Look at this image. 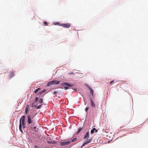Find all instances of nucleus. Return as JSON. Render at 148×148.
Returning <instances> with one entry per match:
<instances>
[{"instance_id": "19", "label": "nucleus", "mask_w": 148, "mask_h": 148, "mask_svg": "<svg viewBox=\"0 0 148 148\" xmlns=\"http://www.w3.org/2000/svg\"><path fill=\"white\" fill-rule=\"evenodd\" d=\"M55 25L60 26H62V24L60 23H56L55 24Z\"/></svg>"}, {"instance_id": "16", "label": "nucleus", "mask_w": 148, "mask_h": 148, "mask_svg": "<svg viewBox=\"0 0 148 148\" xmlns=\"http://www.w3.org/2000/svg\"><path fill=\"white\" fill-rule=\"evenodd\" d=\"M35 102H36L35 101H34V102H33L32 103L31 106V107L33 108V107H36V106L34 105Z\"/></svg>"}, {"instance_id": "6", "label": "nucleus", "mask_w": 148, "mask_h": 148, "mask_svg": "<svg viewBox=\"0 0 148 148\" xmlns=\"http://www.w3.org/2000/svg\"><path fill=\"white\" fill-rule=\"evenodd\" d=\"M62 26L64 28H69L71 26V25L70 23L62 24Z\"/></svg>"}, {"instance_id": "3", "label": "nucleus", "mask_w": 148, "mask_h": 148, "mask_svg": "<svg viewBox=\"0 0 148 148\" xmlns=\"http://www.w3.org/2000/svg\"><path fill=\"white\" fill-rule=\"evenodd\" d=\"M33 117H31V116L29 115L28 116L27 122L29 124H32L33 123V121L32 119Z\"/></svg>"}, {"instance_id": "7", "label": "nucleus", "mask_w": 148, "mask_h": 148, "mask_svg": "<svg viewBox=\"0 0 148 148\" xmlns=\"http://www.w3.org/2000/svg\"><path fill=\"white\" fill-rule=\"evenodd\" d=\"M54 96L60 98L62 95V93H54Z\"/></svg>"}, {"instance_id": "31", "label": "nucleus", "mask_w": 148, "mask_h": 148, "mask_svg": "<svg viewBox=\"0 0 148 148\" xmlns=\"http://www.w3.org/2000/svg\"><path fill=\"white\" fill-rule=\"evenodd\" d=\"M36 127H34L33 129H36Z\"/></svg>"}, {"instance_id": "9", "label": "nucleus", "mask_w": 148, "mask_h": 148, "mask_svg": "<svg viewBox=\"0 0 148 148\" xmlns=\"http://www.w3.org/2000/svg\"><path fill=\"white\" fill-rule=\"evenodd\" d=\"M53 84L55 85H58L60 84V82L59 81L54 80L52 81Z\"/></svg>"}, {"instance_id": "15", "label": "nucleus", "mask_w": 148, "mask_h": 148, "mask_svg": "<svg viewBox=\"0 0 148 148\" xmlns=\"http://www.w3.org/2000/svg\"><path fill=\"white\" fill-rule=\"evenodd\" d=\"M82 129V127H79L78 129V131L77 132V134H78Z\"/></svg>"}, {"instance_id": "11", "label": "nucleus", "mask_w": 148, "mask_h": 148, "mask_svg": "<svg viewBox=\"0 0 148 148\" xmlns=\"http://www.w3.org/2000/svg\"><path fill=\"white\" fill-rule=\"evenodd\" d=\"M89 132H87L86 134H85V136L84 138V139L87 138V139L89 137Z\"/></svg>"}, {"instance_id": "8", "label": "nucleus", "mask_w": 148, "mask_h": 148, "mask_svg": "<svg viewBox=\"0 0 148 148\" xmlns=\"http://www.w3.org/2000/svg\"><path fill=\"white\" fill-rule=\"evenodd\" d=\"M29 105H27L25 110V112L26 114H28L29 113Z\"/></svg>"}, {"instance_id": "27", "label": "nucleus", "mask_w": 148, "mask_h": 148, "mask_svg": "<svg viewBox=\"0 0 148 148\" xmlns=\"http://www.w3.org/2000/svg\"><path fill=\"white\" fill-rule=\"evenodd\" d=\"M64 89L65 90H67V89H68V87H66V86L64 87Z\"/></svg>"}, {"instance_id": "32", "label": "nucleus", "mask_w": 148, "mask_h": 148, "mask_svg": "<svg viewBox=\"0 0 148 148\" xmlns=\"http://www.w3.org/2000/svg\"><path fill=\"white\" fill-rule=\"evenodd\" d=\"M91 95L92 96H93V93H91Z\"/></svg>"}, {"instance_id": "29", "label": "nucleus", "mask_w": 148, "mask_h": 148, "mask_svg": "<svg viewBox=\"0 0 148 148\" xmlns=\"http://www.w3.org/2000/svg\"><path fill=\"white\" fill-rule=\"evenodd\" d=\"M46 91V90H42L41 92H42V93H43V92H45Z\"/></svg>"}, {"instance_id": "22", "label": "nucleus", "mask_w": 148, "mask_h": 148, "mask_svg": "<svg viewBox=\"0 0 148 148\" xmlns=\"http://www.w3.org/2000/svg\"><path fill=\"white\" fill-rule=\"evenodd\" d=\"M77 140V138H73L72 140H71V142H74V141H76Z\"/></svg>"}, {"instance_id": "26", "label": "nucleus", "mask_w": 148, "mask_h": 148, "mask_svg": "<svg viewBox=\"0 0 148 148\" xmlns=\"http://www.w3.org/2000/svg\"><path fill=\"white\" fill-rule=\"evenodd\" d=\"M44 24H45L46 25H48V23H47V22H44Z\"/></svg>"}, {"instance_id": "21", "label": "nucleus", "mask_w": 148, "mask_h": 148, "mask_svg": "<svg viewBox=\"0 0 148 148\" xmlns=\"http://www.w3.org/2000/svg\"><path fill=\"white\" fill-rule=\"evenodd\" d=\"M41 88H38L37 89L34 91V92H37L39 90H40Z\"/></svg>"}, {"instance_id": "12", "label": "nucleus", "mask_w": 148, "mask_h": 148, "mask_svg": "<svg viewBox=\"0 0 148 148\" xmlns=\"http://www.w3.org/2000/svg\"><path fill=\"white\" fill-rule=\"evenodd\" d=\"M94 131H95V132H97V130L95 128H93L91 130L90 133L92 134H93L94 133Z\"/></svg>"}, {"instance_id": "4", "label": "nucleus", "mask_w": 148, "mask_h": 148, "mask_svg": "<svg viewBox=\"0 0 148 148\" xmlns=\"http://www.w3.org/2000/svg\"><path fill=\"white\" fill-rule=\"evenodd\" d=\"M71 141H64L60 143V144L61 146H66L69 144L71 143Z\"/></svg>"}, {"instance_id": "17", "label": "nucleus", "mask_w": 148, "mask_h": 148, "mask_svg": "<svg viewBox=\"0 0 148 148\" xmlns=\"http://www.w3.org/2000/svg\"><path fill=\"white\" fill-rule=\"evenodd\" d=\"M52 84H53V82H52V81H51L47 83V86H49Z\"/></svg>"}, {"instance_id": "28", "label": "nucleus", "mask_w": 148, "mask_h": 148, "mask_svg": "<svg viewBox=\"0 0 148 148\" xmlns=\"http://www.w3.org/2000/svg\"><path fill=\"white\" fill-rule=\"evenodd\" d=\"M114 82V80H113L110 82V84H111Z\"/></svg>"}, {"instance_id": "2", "label": "nucleus", "mask_w": 148, "mask_h": 148, "mask_svg": "<svg viewBox=\"0 0 148 148\" xmlns=\"http://www.w3.org/2000/svg\"><path fill=\"white\" fill-rule=\"evenodd\" d=\"M42 94V93H39L36 95L35 101L37 102L39 99H40L43 97L44 95Z\"/></svg>"}, {"instance_id": "5", "label": "nucleus", "mask_w": 148, "mask_h": 148, "mask_svg": "<svg viewBox=\"0 0 148 148\" xmlns=\"http://www.w3.org/2000/svg\"><path fill=\"white\" fill-rule=\"evenodd\" d=\"M90 105L91 108H95V104L93 100L90 98Z\"/></svg>"}, {"instance_id": "13", "label": "nucleus", "mask_w": 148, "mask_h": 148, "mask_svg": "<svg viewBox=\"0 0 148 148\" xmlns=\"http://www.w3.org/2000/svg\"><path fill=\"white\" fill-rule=\"evenodd\" d=\"M87 88H88V89L90 91V92H93V90L91 88L89 85H86Z\"/></svg>"}, {"instance_id": "25", "label": "nucleus", "mask_w": 148, "mask_h": 148, "mask_svg": "<svg viewBox=\"0 0 148 148\" xmlns=\"http://www.w3.org/2000/svg\"><path fill=\"white\" fill-rule=\"evenodd\" d=\"M88 109H89V108L88 107H87V108H86L85 109V111L86 112H87Z\"/></svg>"}, {"instance_id": "18", "label": "nucleus", "mask_w": 148, "mask_h": 148, "mask_svg": "<svg viewBox=\"0 0 148 148\" xmlns=\"http://www.w3.org/2000/svg\"><path fill=\"white\" fill-rule=\"evenodd\" d=\"M42 104H41V105L38 106H36V108L37 109H40V108H41V107H42Z\"/></svg>"}, {"instance_id": "30", "label": "nucleus", "mask_w": 148, "mask_h": 148, "mask_svg": "<svg viewBox=\"0 0 148 148\" xmlns=\"http://www.w3.org/2000/svg\"><path fill=\"white\" fill-rule=\"evenodd\" d=\"M34 148H39L38 147L35 146Z\"/></svg>"}, {"instance_id": "10", "label": "nucleus", "mask_w": 148, "mask_h": 148, "mask_svg": "<svg viewBox=\"0 0 148 148\" xmlns=\"http://www.w3.org/2000/svg\"><path fill=\"white\" fill-rule=\"evenodd\" d=\"M62 85L63 86H67L70 87H71L72 86V85H71L70 84H68V83L66 82L62 83Z\"/></svg>"}, {"instance_id": "14", "label": "nucleus", "mask_w": 148, "mask_h": 148, "mask_svg": "<svg viewBox=\"0 0 148 148\" xmlns=\"http://www.w3.org/2000/svg\"><path fill=\"white\" fill-rule=\"evenodd\" d=\"M91 139H89L88 140L87 142L85 143H84L83 145H82V147L84 146V145H85L87 144L88 143H89L91 141Z\"/></svg>"}, {"instance_id": "24", "label": "nucleus", "mask_w": 148, "mask_h": 148, "mask_svg": "<svg viewBox=\"0 0 148 148\" xmlns=\"http://www.w3.org/2000/svg\"><path fill=\"white\" fill-rule=\"evenodd\" d=\"M48 143L49 144H52V143H55V142H52L51 141H49L48 142Z\"/></svg>"}, {"instance_id": "23", "label": "nucleus", "mask_w": 148, "mask_h": 148, "mask_svg": "<svg viewBox=\"0 0 148 148\" xmlns=\"http://www.w3.org/2000/svg\"><path fill=\"white\" fill-rule=\"evenodd\" d=\"M73 72L71 71H69L68 72V74L69 75H72L73 74Z\"/></svg>"}, {"instance_id": "20", "label": "nucleus", "mask_w": 148, "mask_h": 148, "mask_svg": "<svg viewBox=\"0 0 148 148\" xmlns=\"http://www.w3.org/2000/svg\"><path fill=\"white\" fill-rule=\"evenodd\" d=\"M39 102L42 104V103L43 102V100L42 98H40V99L39 101Z\"/></svg>"}, {"instance_id": "1", "label": "nucleus", "mask_w": 148, "mask_h": 148, "mask_svg": "<svg viewBox=\"0 0 148 148\" xmlns=\"http://www.w3.org/2000/svg\"><path fill=\"white\" fill-rule=\"evenodd\" d=\"M22 124L23 126V129L26 126V122L25 119V116H22V119L21 118L20 120V125L19 126V128L20 131L22 132H23V131L22 129Z\"/></svg>"}]
</instances>
